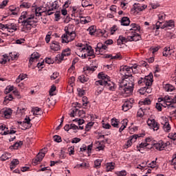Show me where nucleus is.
I'll use <instances>...</instances> for the list:
<instances>
[{
    "mask_svg": "<svg viewBox=\"0 0 176 176\" xmlns=\"http://www.w3.org/2000/svg\"><path fill=\"white\" fill-rule=\"evenodd\" d=\"M164 103L162 105L164 108H168L170 111L175 109V106L173 104V97L170 96H166L164 97Z\"/></svg>",
    "mask_w": 176,
    "mask_h": 176,
    "instance_id": "obj_7",
    "label": "nucleus"
},
{
    "mask_svg": "<svg viewBox=\"0 0 176 176\" xmlns=\"http://www.w3.org/2000/svg\"><path fill=\"white\" fill-rule=\"evenodd\" d=\"M78 80L81 83H86L89 80V77L87 76L81 75L78 77Z\"/></svg>",
    "mask_w": 176,
    "mask_h": 176,
    "instance_id": "obj_41",
    "label": "nucleus"
},
{
    "mask_svg": "<svg viewBox=\"0 0 176 176\" xmlns=\"http://www.w3.org/2000/svg\"><path fill=\"white\" fill-rule=\"evenodd\" d=\"M130 31H140V25L135 24V23H131L129 28Z\"/></svg>",
    "mask_w": 176,
    "mask_h": 176,
    "instance_id": "obj_39",
    "label": "nucleus"
},
{
    "mask_svg": "<svg viewBox=\"0 0 176 176\" xmlns=\"http://www.w3.org/2000/svg\"><path fill=\"white\" fill-rule=\"evenodd\" d=\"M98 78L100 80H102V82H105V80H109L110 78L108 76V75L104 74L103 72H100L98 75Z\"/></svg>",
    "mask_w": 176,
    "mask_h": 176,
    "instance_id": "obj_28",
    "label": "nucleus"
},
{
    "mask_svg": "<svg viewBox=\"0 0 176 176\" xmlns=\"http://www.w3.org/2000/svg\"><path fill=\"white\" fill-rule=\"evenodd\" d=\"M164 89L165 91H173V90H174V87H173V85H171L170 84H166L164 87Z\"/></svg>",
    "mask_w": 176,
    "mask_h": 176,
    "instance_id": "obj_48",
    "label": "nucleus"
},
{
    "mask_svg": "<svg viewBox=\"0 0 176 176\" xmlns=\"http://www.w3.org/2000/svg\"><path fill=\"white\" fill-rule=\"evenodd\" d=\"M162 122L161 124L163 125V129L166 133H170L171 130V126H170V123H168V118L166 117H162Z\"/></svg>",
    "mask_w": 176,
    "mask_h": 176,
    "instance_id": "obj_9",
    "label": "nucleus"
},
{
    "mask_svg": "<svg viewBox=\"0 0 176 176\" xmlns=\"http://www.w3.org/2000/svg\"><path fill=\"white\" fill-rule=\"evenodd\" d=\"M107 45H102V43H98L96 47V53L97 54H101V53H104V50H107Z\"/></svg>",
    "mask_w": 176,
    "mask_h": 176,
    "instance_id": "obj_22",
    "label": "nucleus"
},
{
    "mask_svg": "<svg viewBox=\"0 0 176 176\" xmlns=\"http://www.w3.org/2000/svg\"><path fill=\"white\" fill-rule=\"evenodd\" d=\"M172 166H174L175 170H176V153L173 155V158L171 160V164Z\"/></svg>",
    "mask_w": 176,
    "mask_h": 176,
    "instance_id": "obj_55",
    "label": "nucleus"
},
{
    "mask_svg": "<svg viewBox=\"0 0 176 176\" xmlns=\"http://www.w3.org/2000/svg\"><path fill=\"white\" fill-rule=\"evenodd\" d=\"M85 112L83 110L74 109L72 111L69 115L72 118H75V116H81V118H83L85 116Z\"/></svg>",
    "mask_w": 176,
    "mask_h": 176,
    "instance_id": "obj_16",
    "label": "nucleus"
},
{
    "mask_svg": "<svg viewBox=\"0 0 176 176\" xmlns=\"http://www.w3.org/2000/svg\"><path fill=\"white\" fill-rule=\"evenodd\" d=\"M7 61H10V58H9V56H8V54L0 56L1 64H5Z\"/></svg>",
    "mask_w": 176,
    "mask_h": 176,
    "instance_id": "obj_29",
    "label": "nucleus"
},
{
    "mask_svg": "<svg viewBox=\"0 0 176 176\" xmlns=\"http://www.w3.org/2000/svg\"><path fill=\"white\" fill-rule=\"evenodd\" d=\"M130 24V19L127 16H124L121 19V25L127 26Z\"/></svg>",
    "mask_w": 176,
    "mask_h": 176,
    "instance_id": "obj_34",
    "label": "nucleus"
},
{
    "mask_svg": "<svg viewBox=\"0 0 176 176\" xmlns=\"http://www.w3.org/2000/svg\"><path fill=\"white\" fill-rule=\"evenodd\" d=\"M133 104H134L133 98H130L129 100H126L122 105V111H124V112H127L129 109L133 108Z\"/></svg>",
    "mask_w": 176,
    "mask_h": 176,
    "instance_id": "obj_8",
    "label": "nucleus"
},
{
    "mask_svg": "<svg viewBox=\"0 0 176 176\" xmlns=\"http://www.w3.org/2000/svg\"><path fill=\"white\" fill-rule=\"evenodd\" d=\"M146 8H147L146 5L138 3L135 7V10H138V12H142V10H145Z\"/></svg>",
    "mask_w": 176,
    "mask_h": 176,
    "instance_id": "obj_36",
    "label": "nucleus"
},
{
    "mask_svg": "<svg viewBox=\"0 0 176 176\" xmlns=\"http://www.w3.org/2000/svg\"><path fill=\"white\" fill-rule=\"evenodd\" d=\"M145 109L140 108L138 111V118H142L145 115Z\"/></svg>",
    "mask_w": 176,
    "mask_h": 176,
    "instance_id": "obj_51",
    "label": "nucleus"
},
{
    "mask_svg": "<svg viewBox=\"0 0 176 176\" xmlns=\"http://www.w3.org/2000/svg\"><path fill=\"white\" fill-rule=\"evenodd\" d=\"M120 72L123 77L120 82L119 90L124 97H129L131 96L134 89V78L131 75L133 69L129 66H123L120 68Z\"/></svg>",
    "mask_w": 176,
    "mask_h": 176,
    "instance_id": "obj_1",
    "label": "nucleus"
},
{
    "mask_svg": "<svg viewBox=\"0 0 176 176\" xmlns=\"http://www.w3.org/2000/svg\"><path fill=\"white\" fill-rule=\"evenodd\" d=\"M166 15L164 12H161L158 14V20L159 21L156 23V30H159L160 28V24H163V21L166 20Z\"/></svg>",
    "mask_w": 176,
    "mask_h": 176,
    "instance_id": "obj_17",
    "label": "nucleus"
},
{
    "mask_svg": "<svg viewBox=\"0 0 176 176\" xmlns=\"http://www.w3.org/2000/svg\"><path fill=\"white\" fill-rule=\"evenodd\" d=\"M18 124H20L22 126H25V124H28V126H24V129L26 130V129H30L32 124H31V118L30 117L26 116L25 118L24 119L23 122H18Z\"/></svg>",
    "mask_w": 176,
    "mask_h": 176,
    "instance_id": "obj_14",
    "label": "nucleus"
},
{
    "mask_svg": "<svg viewBox=\"0 0 176 176\" xmlns=\"http://www.w3.org/2000/svg\"><path fill=\"white\" fill-rule=\"evenodd\" d=\"M47 9L43 6H39L36 7L35 8V14L36 17H41L42 16V13H45V12H47Z\"/></svg>",
    "mask_w": 176,
    "mask_h": 176,
    "instance_id": "obj_19",
    "label": "nucleus"
},
{
    "mask_svg": "<svg viewBox=\"0 0 176 176\" xmlns=\"http://www.w3.org/2000/svg\"><path fill=\"white\" fill-rule=\"evenodd\" d=\"M93 124H94L93 122H89L85 126V131H90L91 127H93Z\"/></svg>",
    "mask_w": 176,
    "mask_h": 176,
    "instance_id": "obj_54",
    "label": "nucleus"
},
{
    "mask_svg": "<svg viewBox=\"0 0 176 176\" xmlns=\"http://www.w3.org/2000/svg\"><path fill=\"white\" fill-rule=\"evenodd\" d=\"M30 7H31V4L27 2H23L22 4L20 5V8H26L27 9H28Z\"/></svg>",
    "mask_w": 176,
    "mask_h": 176,
    "instance_id": "obj_59",
    "label": "nucleus"
},
{
    "mask_svg": "<svg viewBox=\"0 0 176 176\" xmlns=\"http://www.w3.org/2000/svg\"><path fill=\"white\" fill-rule=\"evenodd\" d=\"M97 28H96V26L92 25L90 26L88 29L87 31L89 33V35H94V34L96 33Z\"/></svg>",
    "mask_w": 176,
    "mask_h": 176,
    "instance_id": "obj_44",
    "label": "nucleus"
},
{
    "mask_svg": "<svg viewBox=\"0 0 176 176\" xmlns=\"http://www.w3.org/2000/svg\"><path fill=\"white\" fill-rule=\"evenodd\" d=\"M54 141H55V142H61V137L58 136L57 135L54 136Z\"/></svg>",
    "mask_w": 176,
    "mask_h": 176,
    "instance_id": "obj_64",
    "label": "nucleus"
},
{
    "mask_svg": "<svg viewBox=\"0 0 176 176\" xmlns=\"http://www.w3.org/2000/svg\"><path fill=\"white\" fill-rule=\"evenodd\" d=\"M23 145V141H19L15 142L12 146H11L10 148V149H19L20 146Z\"/></svg>",
    "mask_w": 176,
    "mask_h": 176,
    "instance_id": "obj_38",
    "label": "nucleus"
},
{
    "mask_svg": "<svg viewBox=\"0 0 176 176\" xmlns=\"http://www.w3.org/2000/svg\"><path fill=\"white\" fill-rule=\"evenodd\" d=\"M96 149L97 151H104V149H105V145L101 144L100 141L96 142Z\"/></svg>",
    "mask_w": 176,
    "mask_h": 176,
    "instance_id": "obj_35",
    "label": "nucleus"
},
{
    "mask_svg": "<svg viewBox=\"0 0 176 176\" xmlns=\"http://www.w3.org/2000/svg\"><path fill=\"white\" fill-rule=\"evenodd\" d=\"M0 116L2 118H6V119H9L12 116V109H3L0 111Z\"/></svg>",
    "mask_w": 176,
    "mask_h": 176,
    "instance_id": "obj_15",
    "label": "nucleus"
},
{
    "mask_svg": "<svg viewBox=\"0 0 176 176\" xmlns=\"http://www.w3.org/2000/svg\"><path fill=\"white\" fill-rule=\"evenodd\" d=\"M168 138L170 140H173V141H176V133H170L168 134Z\"/></svg>",
    "mask_w": 176,
    "mask_h": 176,
    "instance_id": "obj_56",
    "label": "nucleus"
},
{
    "mask_svg": "<svg viewBox=\"0 0 176 176\" xmlns=\"http://www.w3.org/2000/svg\"><path fill=\"white\" fill-rule=\"evenodd\" d=\"M95 85L97 87V89H99V91H102L104 90V87H106V89L110 90V91H115L116 90V84L115 82L109 80H98L95 82Z\"/></svg>",
    "mask_w": 176,
    "mask_h": 176,
    "instance_id": "obj_5",
    "label": "nucleus"
},
{
    "mask_svg": "<svg viewBox=\"0 0 176 176\" xmlns=\"http://www.w3.org/2000/svg\"><path fill=\"white\" fill-rule=\"evenodd\" d=\"M19 163L20 162L19 161V160H12L10 165V170H14V168H16V167L17 166V165H19Z\"/></svg>",
    "mask_w": 176,
    "mask_h": 176,
    "instance_id": "obj_31",
    "label": "nucleus"
},
{
    "mask_svg": "<svg viewBox=\"0 0 176 176\" xmlns=\"http://www.w3.org/2000/svg\"><path fill=\"white\" fill-rule=\"evenodd\" d=\"M155 122L156 120H155V119L153 118H148L147 120V124L151 129H152L153 126L155 124Z\"/></svg>",
    "mask_w": 176,
    "mask_h": 176,
    "instance_id": "obj_50",
    "label": "nucleus"
},
{
    "mask_svg": "<svg viewBox=\"0 0 176 176\" xmlns=\"http://www.w3.org/2000/svg\"><path fill=\"white\" fill-rule=\"evenodd\" d=\"M96 66H86L84 67V72L85 74H89V72H94V71H96Z\"/></svg>",
    "mask_w": 176,
    "mask_h": 176,
    "instance_id": "obj_33",
    "label": "nucleus"
},
{
    "mask_svg": "<svg viewBox=\"0 0 176 176\" xmlns=\"http://www.w3.org/2000/svg\"><path fill=\"white\" fill-rule=\"evenodd\" d=\"M32 112L33 113V115L34 116H38V115H41V113H39V112H41V108L34 107L32 109Z\"/></svg>",
    "mask_w": 176,
    "mask_h": 176,
    "instance_id": "obj_49",
    "label": "nucleus"
},
{
    "mask_svg": "<svg viewBox=\"0 0 176 176\" xmlns=\"http://www.w3.org/2000/svg\"><path fill=\"white\" fill-rule=\"evenodd\" d=\"M65 33L61 36L62 43H69L76 38V33L74 31V25L69 24L65 27Z\"/></svg>",
    "mask_w": 176,
    "mask_h": 176,
    "instance_id": "obj_4",
    "label": "nucleus"
},
{
    "mask_svg": "<svg viewBox=\"0 0 176 176\" xmlns=\"http://www.w3.org/2000/svg\"><path fill=\"white\" fill-rule=\"evenodd\" d=\"M36 23L35 14L27 11L23 12L19 19V23L21 24V30L22 32H30L32 28V25L36 24Z\"/></svg>",
    "mask_w": 176,
    "mask_h": 176,
    "instance_id": "obj_2",
    "label": "nucleus"
},
{
    "mask_svg": "<svg viewBox=\"0 0 176 176\" xmlns=\"http://www.w3.org/2000/svg\"><path fill=\"white\" fill-rule=\"evenodd\" d=\"M118 176H125L127 175V173L126 170H121V171H118L116 173Z\"/></svg>",
    "mask_w": 176,
    "mask_h": 176,
    "instance_id": "obj_61",
    "label": "nucleus"
},
{
    "mask_svg": "<svg viewBox=\"0 0 176 176\" xmlns=\"http://www.w3.org/2000/svg\"><path fill=\"white\" fill-rule=\"evenodd\" d=\"M127 42H129L128 37L126 38L123 36H120L119 38L117 40V44L118 45H124V43H127Z\"/></svg>",
    "mask_w": 176,
    "mask_h": 176,
    "instance_id": "obj_24",
    "label": "nucleus"
},
{
    "mask_svg": "<svg viewBox=\"0 0 176 176\" xmlns=\"http://www.w3.org/2000/svg\"><path fill=\"white\" fill-rule=\"evenodd\" d=\"M50 49L52 50H54V52H58V50L61 49V47L60 46V43L56 41H52L50 44Z\"/></svg>",
    "mask_w": 176,
    "mask_h": 176,
    "instance_id": "obj_21",
    "label": "nucleus"
},
{
    "mask_svg": "<svg viewBox=\"0 0 176 176\" xmlns=\"http://www.w3.org/2000/svg\"><path fill=\"white\" fill-rule=\"evenodd\" d=\"M80 21L81 24H87L91 21L90 16H80Z\"/></svg>",
    "mask_w": 176,
    "mask_h": 176,
    "instance_id": "obj_30",
    "label": "nucleus"
},
{
    "mask_svg": "<svg viewBox=\"0 0 176 176\" xmlns=\"http://www.w3.org/2000/svg\"><path fill=\"white\" fill-rule=\"evenodd\" d=\"M111 126L113 127H119V120L116 118H112L111 122Z\"/></svg>",
    "mask_w": 176,
    "mask_h": 176,
    "instance_id": "obj_45",
    "label": "nucleus"
},
{
    "mask_svg": "<svg viewBox=\"0 0 176 176\" xmlns=\"http://www.w3.org/2000/svg\"><path fill=\"white\" fill-rule=\"evenodd\" d=\"M141 39V35L140 34L136 33L135 31H132L131 33V36H128L129 42H137Z\"/></svg>",
    "mask_w": 176,
    "mask_h": 176,
    "instance_id": "obj_10",
    "label": "nucleus"
},
{
    "mask_svg": "<svg viewBox=\"0 0 176 176\" xmlns=\"http://www.w3.org/2000/svg\"><path fill=\"white\" fill-rule=\"evenodd\" d=\"M174 53V50L170 49V47H164V52H163V56L164 57H167V56H171Z\"/></svg>",
    "mask_w": 176,
    "mask_h": 176,
    "instance_id": "obj_26",
    "label": "nucleus"
},
{
    "mask_svg": "<svg viewBox=\"0 0 176 176\" xmlns=\"http://www.w3.org/2000/svg\"><path fill=\"white\" fill-rule=\"evenodd\" d=\"M72 14H76L79 13L80 10L78 7H72Z\"/></svg>",
    "mask_w": 176,
    "mask_h": 176,
    "instance_id": "obj_62",
    "label": "nucleus"
},
{
    "mask_svg": "<svg viewBox=\"0 0 176 176\" xmlns=\"http://www.w3.org/2000/svg\"><path fill=\"white\" fill-rule=\"evenodd\" d=\"M59 74L58 72H54L53 74L50 76L51 80H54L55 79H57L58 78Z\"/></svg>",
    "mask_w": 176,
    "mask_h": 176,
    "instance_id": "obj_60",
    "label": "nucleus"
},
{
    "mask_svg": "<svg viewBox=\"0 0 176 176\" xmlns=\"http://www.w3.org/2000/svg\"><path fill=\"white\" fill-rule=\"evenodd\" d=\"M1 135H8V134H16V131L11 129L10 131L0 132Z\"/></svg>",
    "mask_w": 176,
    "mask_h": 176,
    "instance_id": "obj_53",
    "label": "nucleus"
},
{
    "mask_svg": "<svg viewBox=\"0 0 176 176\" xmlns=\"http://www.w3.org/2000/svg\"><path fill=\"white\" fill-rule=\"evenodd\" d=\"M46 151H47V148H44L41 150V153H38L36 155V158L40 161L42 162L43 160V157H45V155L46 154Z\"/></svg>",
    "mask_w": 176,
    "mask_h": 176,
    "instance_id": "obj_25",
    "label": "nucleus"
},
{
    "mask_svg": "<svg viewBox=\"0 0 176 176\" xmlns=\"http://www.w3.org/2000/svg\"><path fill=\"white\" fill-rule=\"evenodd\" d=\"M6 30L8 32H16L19 30V26L14 23H8L6 24Z\"/></svg>",
    "mask_w": 176,
    "mask_h": 176,
    "instance_id": "obj_13",
    "label": "nucleus"
},
{
    "mask_svg": "<svg viewBox=\"0 0 176 176\" xmlns=\"http://www.w3.org/2000/svg\"><path fill=\"white\" fill-rule=\"evenodd\" d=\"M51 36H52V32H49L47 33V34L46 35V36H45V42H46V43H49V42H50Z\"/></svg>",
    "mask_w": 176,
    "mask_h": 176,
    "instance_id": "obj_58",
    "label": "nucleus"
},
{
    "mask_svg": "<svg viewBox=\"0 0 176 176\" xmlns=\"http://www.w3.org/2000/svg\"><path fill=\"white\" fill-rule=\"evenodd\" d=\"M14 89V86H8L4 91L5 94H9L10 91H13Z\"/></svg>",
    "mask_w": 176,
    "mask_h": 176,
    "instance_id": "obj_52",
    "label": "nucleus"
},
{
    "mask_svg": "<svg viewBox=\"0 0 176 176\" xmlns=\"http://www.w3.org/2000/svg\"><path fill=\"white\" fill-rule=\"evenodd\" d=\"M68 56H71V49L66 48L62 52L61 55H57L56 58H58L59 61H63V60H64V57H68Z\"/></svg>",
    "mask_w": 176,
    "mask_h": 176,
    "instance_id": "obj_12",
    "label": "nucleus"
},
{
    "mask_svg": "<svg viewBox=\"0 0 176 176\" xmlns=\"http://www.w3.org/2000/svg\"><path fill=\"white\" fill-rule=\"evenodd\" d=\"M159 128H160L159 123H157V122L155 121V123L153 124L151 129H153V131H157V130H159Z\"/></svg>",
    "mask_w": 176,
    "mask_h": 176,
    "instance_id": "obj_57",
    "label": "nucleus"
},
{
    "mask_svg": "<svg viewBox=\"0 0 176 176\" xmlns=\"http://www.w3.org/2000/svg\"><path fill=\"white\" fill-rule=\"evenodd\" d=\"M25 78H27V74H20L16 79L15 83H20V82H21V80H24V79H25Z\"/></svg>",
    "mask_w": 176,
    "mask_h": 176,
    "instance_id": "obj_37",
    "label": "nucleus"
},
{
    "mask_svg": "<svg viewBox=\"0 0 176 176\" xmlns=\"http://www.w3.org/2000/svg\"><path fill=\"white\" fill-rule=\"evenodd\" d=\"M138 137H140L138 135H133L130 136L128 141L124 144V148H125L126 149H127V148H130V146L133 145V143L137 141V139L138 138Z\"/></svg>",
    "mask_w": 176,
    "mask_h": 176,
    "instance_id": "obj_11",
    "label": "nucleus"
},
{
    "mask_svg": "<svg viewBox=\"0 0 176 176\" xmlns=\"http://www.w3.org/2000/svg\"><path fill=\"white\" fill-rule=\"evenodd\" d=\"M94 166L96 168H98L100 167V166H101V161L100 160H96L94 162Z\"/></svg>",
    "mask_w": 176,
    "mask_h": 176,
    "instance_id": "obj_63",
    "label": "nucleus"
},
{
    "mask_svg": "<svg viewBox=\"0 0 176 176\" xmlns=\"http://www.w3.org/2000/svg\"><path fill=\"white\" fill-rule=\"evenodd\" d=\"M138 85H142V86H145L146 93L149 94L152 93V83H153V75L150 74L148 76H146L144 78H140L138 81Z\"/></svg>",
    "mask_w": 176,
    "mask_h": 176,
    "instance_id": "obj_6",
    "label": "nucleus"
},
{
    "mask_svg": "<svg viewBox=\"0 0 176 176\" xmlns=\"http://www.w3.org/2000/svg\"><path fill=\"white\" fill-rule=\"evenodd\" d=\"M173 27H174V21H173V20H170L165 22L162 25V28H168L169 30L171 28H173Z\"/></svg>",
    "mask_w": 176,
    "mask_h": 176,
    "instance_id": "obj_27",
    "label": "nucleus"
},
{
    "mask_svg": "<svg viewBox=\"0 0 176 176\" xmlns=\"http://www.w3.org/2000/svg\"><path fill=\"white\" fill-rule=\"evenodd\" d=\"M167 146V144L164 143L163 141H160L157 143L154 144L153 148L157 149V151H164V148Z\"/></svg>",
    "mask_w": 176,
    "mask_h": 176,
    "instance_id": "obj_18",
    "label": "nucleus"
},
{
    "mask_svg": "<svg viewBox=\"0 0 176 176\" xmlns=\"http://www.w3.org/2000/svg\"><path fill=\"white\" fill-rule=\"evenodd\" d=\"M25 111H27V109L25 108H19L16 111V113H18V115H19V116H23V115H24L25 113Z\"/></svg>",
    "mask_w": 176,
    "mask_h": 176,
    "instance_id": "obj_47",
    "label": "nucleus"
},
{
    "mask_svg": "<svg viewBox=\"0 0 176 176\" xmlns=\"http://www.w3.org/2000/svg\"><path fill=\"white\" fill-rule=\"evenodd\" d=\"M52 8L49 10H47V14L48 16H50L53 14V10H56L57 8H58V1H54L52 4H51Z\"/></svg>",
    "mask_w": 176,
    "mask_h": 176,
    "instance_id": "obj_20",
    "label": "nucleus"
},
{
    "mask_svg": "<svg viewBox=\"0 0 176 176\" xmlns=\"http://www.w3.org/2000/svg\"><path fill=\"white\" fill-rule=\"evenodd\" d=\"M115 169V163L113 162H109L106 164V171L109 172L112 171V170Z\"/></svg>",
    "mask_w": 176,
    "mask_h": 176,
    "instance_id": "obj_32",
    "label": "nucleus"
},
{
    "mask_svg": "<svg viewBox=\"0 0 176 176\" xmlns=\"http://www.w3.org/2000/svg\"><path fill=\"white\" fill-rule=\"evenodd\" d=\"M82 8H87L88 6H93V3L90 0H82Z\"/></svg>",
    "mask_w": 176,
    "mask_h": 176,
    "instance_id": "obj_40",
    "label": "nucleus"
},
{
    "mask_svg": "<svg viewBox=\"0 0 176 176\" xmlns=\"http://www.w3.org/2000/svg\"><path fill=\"white\" fill-rule=\"evenodd\" d=\"M38 58H39V53L34 52L29 60L30 65H32V63H36L38 61Z\"/></svg>",
    "mask_w": 176,
    "mask_h": 176,
    "instance_id": "obj_23",
    "label": "nucleus"
},
{
    "mask_svg": "<svg viewBox=\"0 0 176 176\" xmlns=\"http://www.w3.org/2000/svg\"><path fill=\"white\" fill-rule=\"evenodd\" d=\"M77 47H79L77 50V55L78 57H81L82 58H87V57H92L94 58L96 55H94V50L91 47V46L89 45H83L80 43H78L76 45Z\"/></svg>",
    "mask_w": 176,
    "mask_h": 176,
    "instance_id": "obj_3",
    "label": "nucleus"
},
{
    "mask_svg": "<svg viewBox=\"0 0 176 176\" xmlns=\"http://www.w3.org/2000/svg\"><path fill=\"white\" fill-rule=\"evenodd\" d=\"M10 153H3L1 156V160H2L3 162H5L9 159H10Z\"/></svg>",
    "mask_w": 176,
    "mask_h": 176,
    "instance_id": "obj_42",
    "label": "nucleus"
},
{
    "mask_svg": "<svg viewBox=\"0 0 176 176\" xmlns=\"http://www.w3.org/2000/svg\"><path fill=\"white\" fill-rule=\"evenodd\" d=\"M128 122H129V120L127 119H124L122 121V125L121 126V127L119 129L120 133H122V131H123V130H124V128L127 126Z\"/></svg>",
    "mask_w": 176,
    "mask_h": 176,
    "instance_id": "obj_46",
    "label": "nucleus"
},
{
    "mask_svg": "<svg viewBox=\"0 0 176 176\" xmlns=\"http://www.w3.org/2000/svg\"><path fill=\"white\" fill-rule=\"evenodd\" d=\"M149 140H151V139L146 138V142L139 144V145L137 146L138 149V148H145V147L148 146V145H149V144H148L147 142H149Z\"/></svg>",
    "mask_w": 176,
    "mask_h": 176,
    "instance_id": "obj_43",
    "label": "nucleus"
}]
</instances>
